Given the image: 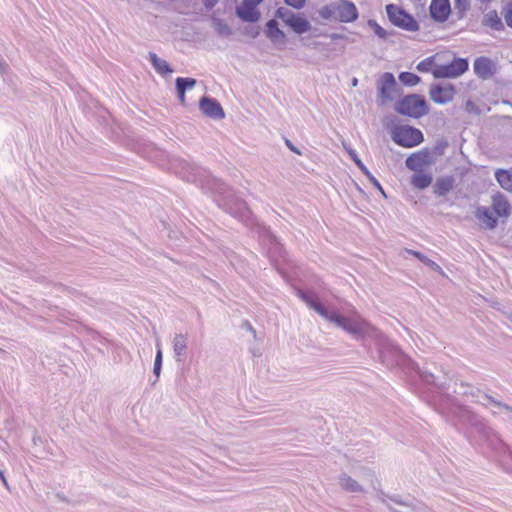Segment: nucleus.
Masks as SVG:
<instances>
[{"mask_svg": "<svg viewBox=\"0 0 512 512\" xmlns=\"http://www.w3.org/2000/svg\"><path fill=\"white\" fill-rule=\"evenodd\" d=\"M298 296L324 320L344 330L354 339L363 340L365 338H373L378 340L380 346L379 353L383 362H389L390 358L395 357V363L397 365L405 364L407 360L406 356L358 313L353 312L350 316H344L333 309L327 308L314 297L302 291L298 292Z\"/></svg>", "mask_w": 512, "mask_h": 512, "instance_id": "f257e3e1", "label": "nucleus"}, {"mask_svg": "<svg viewBox=\"0 0 512 512\" xmlns=\"http://www.w3.org/2000/svg\"><path fill=\"white\" fill-rule=\"evenodd\" d=\"M353 473L360 479L362 483H360L358 480L354 479L347 473H341L338 477L339 487L348 493H365V484L373 485L374 483V472L366 467H353Z\"/></svg>", "mask_w": 512, "mask_h": 512, "instance_id": "f03ea898", "label": "nucleus"}, {"mask_svg": "<svg viewBox=\"0 0 512 512\" xmlns=\"http://www.w3.org/2000/svg\"><path fill=\"white\" fill-rule=\"evenodd\" d=\"M395 110L402 115L419 118L428 113V106L423 97L412 94L397 102Z\"/></svg>", "mask_w": 512, "mask_h": 512, "instance_id": "7ed1b4c3", "label": "nucleus"}, {"mask_svg": "<svg viewBox=\"0 0 512 512\" xmlns=\"http://www.w3.org/2000/svg\"><path fill=\"white\" fill-rule=\"evenodd\" d=\"M391 137L396 144L406 148L417 146L423 141L422 132L408 125L394 127Z\"/></svg>", "mask_w": 512, "mask_h": 512, "instance_id": "20e7f679", "label": "nucleus"}, {"mask_svg": "<svg viewBox=\"0 0 512 512\" xmlns=\"http://www.w3.org/2000/svg\"><path fill=\"white\" fill-rule=\"evenodd\" d=\"M441 58L440 67L436 70V78H457L464 74L469 67L468 61L464 58H453L451 61L448 55Z\"/></svg>", "mask_w": 512, "mask_h": 512, "instance_id": "39448f33", "label": "nucleus"}, {"mask_svg": "<svg viewBox=\"0 0 512 512\" xmlns=\"http://www.w3.org/2000/svg\"><path fill=\"white\" fill-rule=\"evenodd\" d=\"M386 11L389 20L395 26L403 28L407 31H416L418 29V24L413 19V17L400 9L398 6L393 4L387 5Z\"/></svg>", "mask_w": 512, "mask_h": 512, "instance_id": "423d86ee", "label": "nucleus"}, {"mask_svg": "<svg viewBox=\"0 0 512 512\" xmlns=\"http://www.w3.org/2000/svg\"><path fill=\"white\" fill-rule=\"evenodd\" d=\"M277 16L297 34H303L310 30L309 21L300 14H295L287 9L280 8Z\"/></svg>", "mask_w": 512, "mask_h": 512, "instance_id": "0eeeda50", "label": "nucleus"}, {"mask_svg": "<svg viewBox=\"0 0 512 512\" xmlns=\"http://www.w3.org/2000/svg\"><path fill=\"white\" fill-rule=\"evenodd\" d=\"M335 13V20L343 23L353 22L358 18V10L355 4L348 0H337L332 2Z\"/></svg>", "mask_w": 512, "mask_h": 512, "instance_id": "6e6552de", "label": "nucleus"}, {"mask_svg": "<svg viewBox=\"0 0 512 512\" xmlns=\"http://www.w3.org/2000/svg\"><path fill=\"white\" fill-rule=\"evenodd\" d=\"M396 87V81L392 73L386 72L380 79L378 103L386 105L393 99V92Z\"/></svg>", "mask_w": 512, "mask_h": 512, "instance_id": "1a4fd4ad", "label": "nucleus"}, {"mask_svg": "<svg viewBox=\"0 0 512 512\" xmlns=\"http://www.w3.org/2000/svg\"><path fill=\"white\" fill-rule=\"evenodd\" d=\"M432 163V154L428 150L413 153L405 161L406 167L414 172L423 171L425 167L432 165Z\"/></svg>", "mask_w": 512, "mask_h": 512, "instance_id": "9d476101", "label": "nucleus"}, {"mask_svg": "<svg viewBox=\"0 0 512 512\" xmlns=\"http://www.w3.org/2000/svg\"><path fill=\"white\" fill-rule=\"evenodd\" d=\"M455 92V88L451 84L434 85L430 88L429 95L433 102L446 104L453 100Z\"/></svg>", "mask_w": 512, "mask_h": 512, "instance_id": "9b49d317", "label": "nucleus"}, {"mask_svg": "<svg viewBox=\"0 0 512 512\" xmlns=\"http://www.w3.org/2000/svg\"><path fill=\"white\" fill-rule=\"evenodd\" d=\"M199 108L207 117L213 119H223L225 113L220 103L213 98L203 97L200 100Z\"/></svg>", "mask_w": 512, "mask_h": 512, "instance_id": "f8f14e48", "label": "nucleus"}, {"mask_svg": "<svg viewBox=\"0 0 512 512\" xmlns=\"http://www.w3.org/2000/svg\"><path fill=\"white\" fill-rule=\"evenodd\" d=\"M474 73L482 79L490 78L496 71L494 62L488 57H478L473 64Z\"/></svg>", "mask_w": 512, "mask_h": 512, "instance_id": "ddd939ff", "label": "nucleus"}, {"mask_svg": "<svg viewBox=\"0 0 512 512\" xmlns=\"http://www.w3.org/2000/svg\"><path fill=\"white\" fill-rule=\"evenodd\" d=\"M449 0H432L430 13L433 19L439 22L445 21L450 14Z\"/></svg>", "mask_w": 512, "mask_h": 512, "instance_id": "4468645a", "label": "nucleus"}, {"mask_svg": "<svg viewBox=\"0 0 512 512\" xmlns=\"http://www.w3.org/2000/svg\"><path fill=\"white\" fill-rule=\"evenodd\" d=\"M236 13L245 22H257L261 16L257 5L245 1L237 7Z\"/></svg>", "mask_w": 512, "mask_h": 512, "instance_id": "2eb2a0df", "label": "nucleus"}, {"mask_svg": "<svg viewBox=\"0 0 512 512\" xmlns=\"http://www.w3.org/2000/svg\"><path fill=\"white\" fill-rule=\"evenodd\" d=\"M188 347V336L186 334L177 333L172 339V348L174 359L176 362L183 361Z\"/></svg>", "mask_w": 512, "mask_h": 512, "instance_id": "dca6fc26", "label": "nucleus"}, {"mask_svg": "<svg viewBox=\"0 0 512 512\" xmlns=\"http://www.w3.org/2000/svg\"><path fill=\"white\" fill-rule=\"evenodd\" d=\"M441 58H444V54L436 53L419 62L416 68L419 72L432 73L436 78V70L440 67Z\"/></svg>", "mask_w": 512, "mask_h": 512, "instance_id": "f3484780", "label": "nucleus"}, {"mask_svg": "<svg viewBox=\"0 0 512 512\" xmlns=\"http://www.w3.org/2000/svg\"><path fill=\"white\" fill-rule=\"evenodd\" d=\"M491 208L496 217H508L510 214L511 206L507 200V198L497 193L492 197V205Z\"/></svg>", "mask_w": 512, "mask_h": 512, "instance_id": "a211bd4d", "label": "nucleus"}, {"mask_svg": "<svg viewBox=\"0 0 512 512\" xmlns=\"http://www.w3.org/2000/svg\"><path fill=\"white\" fill-rule=\"evenodd\" d=\"M175 84L178 99L181 104H185V93L186 91L191 90L195 87L196 80L193 78L178 77L175 81Z\"/></svg>", "mask_w": 512, "mask_h": 512, "instance_id": "6ab92c4d", "label": "nucleus"}, {"mask_svg": "<svg viewBox=\"0 0 512 512\" xmlns=\"http://www.w3.org/2000/svg\"><path fill=\"white\" fill-rule=\"evenodd\" d=\"M266 36L273 43H283L285 41V34L278 28L276 20H269L266 24Z\"/></svg>", "mask_w": 512, "mask_h": 512, "instance_id": "aec40b11", "label": "nucleus"}, {"mask_svg": "<svg viewBox=\"0 0 512 512\" xmlns=\"http://www.w3.org/2000/svg\"><path fill=\"white\" fill-rule=\"evenodd\" d=\"M494 215L493 210L487 207H479L476 211L477 219L489 229H493L497 224V219Z\"/></svg>", "mask_w": 512, "mask_h": 512, "instance_id": "412c9836", "label": "nucleus"}, {"mask_svg": "<svg viewBox=\"0 0 512 512\" xmlns=\"http://www.w3.org/2000/svg\"><path fill=\"white\" fill-rule=\"evenodd\" d=\"M495 178L498 184L506 191L512 193V168L511 169H497L495 171Z\"/></svg>", "mask_w": 512, "mask_h": 512, "instance_id": "4be33fe9", "label": "nucleus"}, {"mask_svg": "<svg viewBox=\"0 0 512 512\" xmlns=\"http://www.w3.org/2000/svg\"><path fill=\"white\" fill-rule=\"evenodd\" d=\"M148 58L152 66L154 67L155 71L160 75H166L173 72L168 62L164 59L159 58L155 53L150 52Z\"/></svg>", "mask_w": 512, "mask_h": 512, "instance_id": "5701e85b", "label": "nucleus"}, {"mask_svg": "<svg viewBox=\"0 0 512 512\" xmlns=\"http://www.w3.org/2000/svg\"><path fill=\"white\" fill-rule=\"evenodd\" d=\"M432 175L423 171L415 172L411 177V184L417 189H425L432 183Z\"/></svg>", "mask_w": 512, "mask_h": 512, "instance_id": "b1692460", "label": "nucleus"}, {"mask_svg": "<svg viewBox=\"0 0 512 512\" xmlns=\"http://www.w3.org/2000/svg\"><path fill=\"white\" fill-rule=\"evenodd\" d=\"M454 179L452 177H442L437 179L434 185V192L439 196H445L453 187Z\"/></svg>", "mask_w": 512, "mask_h": 512, "instance_id": "393cba45", "label": "nucleus"}, {"mask_svg": "<svg viewBox=\"0 0 512 512\" xmlns=\"http://www.w3.org/2000/svg\"><path fill=\"white\" fill-rule=\"evenodd\" d=\"M484 24L498 31L503 29V23L496 11H490L485 15Z\"/></svg>", "mask_w": 512, "mask_h": 512, "instance_id": "a878e982", "label": "nucleus"}, {"mask_svg": "<svg viewBox=\"0 0 512 512\" xmlns=\"http://www.w3.org/2000/svg\"><path fill=\"white\" fill-rule=\"evenodd\" d=\"M213 28L220 36L228 37L232 34L231 28L221 19L213 20Z\"/></svg>", "mask_w": 512, "mask_h": 512, "instance_id": "bb28decb", "label": "nucleus"}, {"mask_svg": "<svg viewBox=\"0 0 512 512\" xmlns=\"http://www.w3.org/2000/svg\"><path fill=\"white\" fill-rule=\"evenodd\" d=\"M156 356H155V361H154V368H153V373L156 375V377H159L160 376V373H161V368H162V347H161V343L157 340L156 341Z\"/></svg>", "mask_w": 512, "mask_h": 512, "instance_id": "cd10ccee", "label": "nucleus"}, {"mask_svg": "<svg viewBox=\"0 0 512 512\" xmlns=\"http://www.w3.org/2000/svg\"><path fill=\"white\" fill-rule=\"evenodd\" d=\"M399 80L401 83L407 86H415L420 82V77H418L416 74L410 73V72H402L399 75Z\"/></svg>", "mask_w": 512, "mask_h": 512, "instance_id": "c85d7f7f", "label": "nucleus"}, {"mask_svg": "<svg viewBox=\"0 0 512 512\" xmlns=\"http://www.w3.org/2000/svg\"><path fill=\"white\" fill-rule=\"evenodd\" d=\"M344 149L348 153V155L351 157V159L354 161V163L359 167V169L364 173L368 174L367 167L363 164L361 159L358 157L356 151L352 149L350 146H347L344 144Z\"/></svg>", "mask_w": 512, "mask_h": 512, "instance_id": "c756f323", "label": "nucleus"}, {"mask_svg": "<svg viewBox=\"0 0 512 512\" xmlns=\"http://www.w3.org/2000/svg\"><path fill=\"white\" fill-rule=\"evenodd\" d=\"M495 409H492V412L495 414H503L507 417V419H512V409L506 405L501 403L493 402Z\"/></svg>", "mask_w": 512, "mask_h": 512, "instance_id": "7c9ffc66", "label": "nucleus"}, {"mask_svg": "<svg viewBox=\"0 0 512 512\" xmlns=\"http://www.w3.org/2000/svg\"><path fill=\"white\" fill-rule=\"evenodd\" d=\"M319 14L322 18L324 19H333L335 20V13H334V10L332 8V3L325 6V7H322L319 11Z\"/></svg>", "mask_w": 512, "mask_h": 512, "instance_id": "2f4dec72", "label": "nucleus"}, {"mask_svg": "<svg viewBox=\"0 0 512 512\" xmlns=\"http://www.w3.org/2000/svg\"><path fill=\"white\" fill-rule=\"evenodd\" d=\"M368 24L379 38L385 39L387 37V32L375 21L370 20Z\"/></svg>", "mask_w": 512, "mask_h": 512, "instance_id": "473e14b6", "label": "nucleus"}, {"mask_svg": "<svg viewBox=\"0 0 512 512\" xmlns=\"http://www.w3.org/2000/svg\"><path fill=\"white\" fill-rule=\"evenodd\" d=\"M504 19L506 24L512 28V3L508 4L504 9Z\"/></svg>", "mask_w": 512, "mask_h": 512, "instance_id": "72a5a7b5", "label": "nucleus"}, {"mask_svg": "<svg viewBox=\"0 0 512 512\" xmlns=\"http://www.w3.org/2000/svg\"><path fill=\"white\" fill-rule=\"evenodd\" d=\"M366 177L369 179V181L371 182V184L376 188L378 189L381 194L383 196H386L381 184L379 183V181L368 171V174H365Z\"/></svg>", "mask_w": 512, "mask_h": 512, "instance_id": "f704fd0d", "label": "nucleus"}, {"mask_svg": "<svg viewBox=\"0 0 512 512\" xmlns=\"http://www.w3.org/2000/svg\"><path fill=\"white\" fill-rule=\"evenodd\" d=\"M285 3L295 9L304 7L306 0H284Z\"/></svg>", "mask_w": 512, "mask_h": 512, "instance_id": "c9c22d12", "label": "nucleus"}, {"mask_svg": "<svg viewBox=\"0 0 512 512\" xmlns=\"http://www.w3.org/2000/svg\"><path fill=\"white\" fill-rule=\"evenodd\" d=\"M425 264L427 266H429L431 269H433L434 271H438L440 273H443L441 267L437 263H435L434 261L430 260L429 258L427 259Z\"/></svg>", "mask_w": 512, "mask_h": 512, "instance_id": "e433bc0d", "label": "nucleus"}, {"mask_svg": "<svg viewBox=\"0 0 512 512\" xmlns=\"http://www.w3.org/2000/svg\"><path fill=\"white\" fill-rule=\"evenodd\" d=\"M425 264L427 266H429L431 269H433L434 271H438L440 273H443L441 267L437 263H435L434 261L430 260L429 258L427 259Z\"/></svg>", "mask_w": 512, "mask_h": 512, "instance_id": "4c0bfd02", "label": "nucleus"}, {"mask_svg": "<svg viewBox=\"0 0 512 512\" xmlns=\"http://www.w3.org/2000/svg\"><path fill=\"white\" fill-rule=\"evenodd\" d=\"M285 145L288 147V149L298 155H301V151L295 147L292 142L289 139H285Z\"/></svg>", "mask_w": 512, "mask_h": 512, "instance_id": "58836bf2", "label": "nucleus"}, {"mask_svg": "<svg viewBox=\"0 0 512 512\" xmlns=\"http://www.w3.org/2000/svg\"><path fill=\"white\" fill-rule=\"evenodd\" d=\"M408 253L414 255L415 257H417L421 262H423L425 264V262L427 261V257L417 251H412V250H407Z\"/></svg>", "mask_w": 512, "mask_h": 512, "instance_id": "ea45409f", "label": "nucleus"}, {"mask_svg": "<svg viewBox=\"0 0 512 512\" xmlns=\"http://www.w3.org/2000/svg\"><path fill=\"white\" fill-rule=\"evenodd\" d=\"M421 377L424 381L427 383H433L434 382V376L431 373L428 372H422Z\"/></svg>", "mask_w": 512, "mask_h": 512, "instance_id": "a19ab883", "label": "nucleus"}, {"mask_svg": "<svg viewBox=\"0 0 512 512\" xmlns=\"http://www.w3.org/2000/svg\"><path fill=\"white\" fill-rule=\"evenodd\" d=\"M0 479H1L4 487L9 490L10 487L8 485V482H7L6 478H5V476H4V473L1 470H0Z\"/></svg>", "mask_w": 512, "mask_h": 512, "instance_id": "79ce46f5", "label": "nucleus"}, {"mask_svg": "<svg viewBox=\"0 0 512 512\" xmlns=\"http://www.w3.org/2000/svg\"><path fill=\"white\" fill-rule=\"evenodd\" d=\"M218 0H204V4L206 7H213Z\"/></svg>", "mask_w": 512, "mask_h": 512, "instance_id": "37998d69", "label": "nucleus"}, {"mask_svg": "<svg viewBox=\"0 0 512 512\" xmlns=\"http://www.w3.org/2000/svg\"><path fill=\"white\" fill-rule=\"evenodd\" d=\"M7 67V64L3 59L0 58V73L4 72Z\"/></svg>", "mask_w": 512, "mask_h": 512, "instance_id": "c03bdc74", "label": "nucleus"}, {"mask_svg": "<svg viewBox=\"0 0 512 512\" xmlns=\"http://www.w3.org/2000/svg\"><path fill=\"white\" fill-rule=\"evenodd\" d=\"M357 84H358V80H357V78H353V79H352V85H353V86H357Z\"/></svg>", "mask_w": 512, "mask_h": 512, "instance_id": "a18cd8bd", "label": "nucleus"}, {"mask_svg": "<svg viewBox=\"0 0 512 512\" xmlns=\"http://www.w3.org/2000/svg\"><path fill=\"white\" fill-rule=\"evenodd\" d=\"M507 319H508L509 323L512 325V313L507 315Z\"/></svg>", "mask_w": 512, "mask_h": 512, "instance_id": "49530a36", "label": "nucleus"}, {"mask_svg": "<svg viewBox=\"0 0 512 512\" xmlns=\"http://www.w3.org/2000/svg\"><path fill=\"white\" fill-rule=\"evenodd\" d=\"M472 103L470 101L467 102V107L471 108Z\"/></svg>", "mask_w": 512, "mask_h": 512, "instance_id": "de8ad7c7", "label": "nucleus"}, {"mask_svg": "<svg viewBox=\"0 0 512 512\" xmlns=\"http://www.w3.org/2000/svg\"><path fill=\"white\" fill-rule=\"evenodd\" d=\"M472 103L470 101L467 102V107L471 108Z\"/></svg>", "mask_w": 512, "mask_h": 512, "instance_id": "09e8293b", "label": "nucleus"}]
</instances>
